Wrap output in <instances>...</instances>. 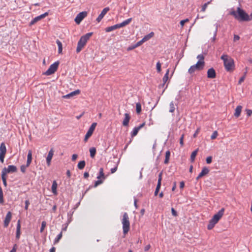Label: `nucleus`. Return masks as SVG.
<instances>
[{"label": "nucleus", "mask_w": 252, "mask_h": 252, "mask_svg": "<svg viewBox=\"0 0 252 252\" xmlns=\"http://www.w3.org/2000/svg\"><path fill=\"white\" fill-rule=\"evenodd\" d=\"M6 175H4V174H3L2 173H1V178H2V182H3V185H4L5 187H6L7 186V183H6Z\"/></svg>", "instance_id": "39"}, {"label": "nucleus", "mask_w": 252, "mask_h": 252, "mask_svg": "<svg viewBox=\"0 0 252 252\" xmlns=\"http://www.w3.org/2000/svg\"><path fill=\"white\" fill-rule=\"evenodd\" d=\"M189 22V19H186L185 20H182L180 21V25L182 27H183L184 26V24L186 23H187Z\"/></svg>", "instance_id": "46"}, {"label": "nucleus", "mask_w": 252, "mask_h": 252, "mask_svg": "<svg viewBox=\"0 0 252 252\" xmlns=\"http://www.w3.org/2000/svg\"><path fill=\"white\" fill-rule=\"evenodd\" d=\"M218 132L217 131H214L211 136V139L214 140V139H216L217 138V137L218 136Z\"/></svg>", "instance_id": "45"}, {"label": "nucleus", "mask_w": 252, "mask_h": 252, "mask_svg": "<svg viewBox=\"0 0 252 252\" xmlns=\"http://www.w3.org/2000/svg\"><path fill=\"white\" fill-rule=\"evenodd\" d=\"M12 218V213L10 212H8L5 217V218L4 220L3 225L4 227H7L11 220Z\"/></svg>", "instance_id": "16"}, {"label": "nucleus", "mask_w": 252, "mask_h": 252, "mask_svg": "<svg viewBox=\"0 0 252 252\" xmlns=\"http://www.w3.org/2000/svg\"><path fill=\"white\" fill-rule=\"evenodd\" d=\"M62 237H63V233H62V231H61L60 232V233L59 234H58V236H57V237L55 239L54 241V244L55 245V244H57L60 241V240L61 239Z\"/></svg>", "instance_id": "31"}, {"label": "nucleus", "mask_w": 252, "mask_h": 252, "mask_svg": "<svg viewBox=\"0 0 252 252\" xmlns=\"http://www.w3.org/2000/svg\"><path fill=\"white\" fill-rule=\"evenodd\" d=\"M125 118L123 121V125L124 126H128L129 122L130 120L131 117L128 113H125L124 115Z\"/></svg>", "instance_id": "18"}, {"label": "nucleus", "mask_w": 252, "mask_h": 252, "mask_svg": "<svg viewBox=\"0 0 252 252\" xmlns=\"http://www.w3.org/2000/svg\"><path fill=\"white\" fill-rule=\"evenodd\" d=\"M56 43L58 46V52L59 54L62 52L63 47L62 42L58 39L56 40Z\"/></svg>", "instance_id": "32"}, {"label": "nucleus", "mask_w": 252, "mask_h": 252, "mask_svg": "<svg viewBox=\"0 0 252 252\" xmlns=\"http://www.w3.org/2000/svg\"><path fill=\"white\" fill-rule=\"evenodd\" d=\"M216 76V73L213 68H209L207 71V77L209 78H215Z\"/></svg>", "instance_id": "20"}, {"label": "nucleus", "mask_w": 252, "mask_h": 252, "mask_svg": "<svg viewBox=\"0 0 252 252\" xmlns=\"http://www.w3.org/2000/svg\"><path fill=\"white\" fill-rule=\"evenodd\" d=\"M30 205V201L29 200H27L25 201V210H27L28 209L29 205Z\"/></svg>", "instance_id": "53"}, {"label": "nucleus", "mask_w": 252, "mask_h": 252, "mask_svg": "<svg viewBox=\"0 0 252 252\" xmlns=\"http://www.w3.org/2000/svg\"><path fill=\"white\" fill-rule=\"evenodd\" d=\"M246 113L248 115V116H250L252 114V110L250 109H246Z\"/></svg>", "instance_id": "56"}, {"label": "nucleus", "mask_w": 252, "mask_h": 252, "mask_svg": "<svg viewBox=\"0 0 252 252\" xmlns=\"http://www.w3.org/2000/svg\"><path fill=\"white\" fill-rule=\"evenodd\" d=\"M96 123H93L91 126L90 127L89 130H88L87 133L85 135V138H84V141L87 142L88 141V139L89 138H90L92 135L93 134L95 128L96 126Z\"/></svg>", "instance_id": "9"}, {"label": "nucleus", "mask_w": 252, "mask_h": 252, "mask_svg": "<svg viewBox=\"0 0 252 252\" xmlns=\"http://www.w3.org/2000/svg\"><path fill=\"white\" fill-rule=\"evenodd\" d=\"M209 169L206 167H204L202 168L201 172L199 174L198 176L196 177V180H198L200 178L207 175L209 173Z\"/></svg>", "instance_id": "17"}, {"label": "nucleus", "mask_w": 252, "mask_h": 252, "mask_svg": "<svg viewBox=\"0 0 252 252\" xmlns=\"http://www.w3.org/2000/svg\"><path fill=\"white\" fill-rule=\"evenodd\" d=\"M239 39H240V37L239 35H234V38H233L234 41H236L239 40Z\"/></svg>", "instance_id": "58"}, {"label": "nucleus", "mask_w": 252, "mask_h": 252, "mask_svg": "<svg viewBox=\"0 0 252 252\" xmlns=\"http://www.w3.org/2000/svg\"><path fill=\"white\" fill-rule=\"evenodd\" d=\"M17 170V167L15 165H9L7 168H4L1 171V173L6 175L10 173H14Z\"/></svg>", "instance_id": "11"}, {"label": "nucleus", "mask_w": 252, "mask_h": 252, "mask_svg": "<svg viewBox=\"0 0 252 252\" xmlns=\"http://www.w3.org/2000/svg\"><path fill=\"white\" fill-rule=\"evenodd\" d=\"M229 14L234 16L236 19L239 21H249L251 20L249 15L239 7H237L236 11L231 9Z\"/></svg>", "instance_id": "1"}, {"label": "nucleus", "mask_w": 252, "mask_h": 252, "mask_svg": "<svg viewBox=\"0 0 252 252\" xmlns=\"http://www.w3.org/2000/svg\"><path fill=\"white\" fill-rule=\"evenodd\" d=\"M90 156L92 158H94L96 154V149L94 147L91 148L89 150Z\"/></svg>", "instance_id": "33"}, {"label": "nucleus", "mask_w": 252, "mask_h": 252, "mask_svg": "<svg viewBox=\"0 0 252 252\" xmlns=\"http://www.w3.org/2000/svg\"><path fill=\"white\" fill-rule=\"evenodd\" d=\"M212 157L211 156L208 157L206 158V162L207 164H210L212 162Z\"/></svg>", "instance_id": "50"}, {"label": "nucleus", "mask_w": 252, "mask_h": 252, "mask_svg": "<svg viewBox=\"0 0 252 252\" xmlns=\"http://www.w3.org/2000/svg\"><path fill=\"white\" fill-rule=\"evenodd\" d=\"M86 165V162L84 160L80 161L77 165V167L79 169H83Z\"/></svg>", "instance_id": "34"}, {"label": "nucleus", "mask_w": 252, "mask_h": 252, "mask_svg": "<svg viewBox=\"0 0 252 252\" xmlns=\"http://www.w3.org/2000/svg\"><path fill=\"white\" fill-rule=\"evenodd\" d=\"M184 134H183L180 139V144L181 147H183L184 146Z\"/></svg>", "instance_id": "47"}, {"label": "nucleus", "mask_w": 252, "mask_h": 252, "mask_svg": "<svg viewBox=\"0 0 252 252\" xmlns=\"http://www.w3.org/2000/svg\"><path fill=\"white\" fill-rule=\"evenodd\" d=\"M224 212V208H221L217 214L214 215L212 219L209 221L207 225V228L211 230L221 218Z\"/></svg>", "instance_id": "3"}, {"label": "nucleus", "mask_w": 252, "mask_h": 252, "mask_svg": "<svg viewBox=\"0 0 252 252\" xmlns=\"http://www.w3.org/2000/svg\"><path fill=\"white\" fill-rule=\"evenodd\" d=\"M136 111L137 114H140L141 112V104L140 102L136 103Z\"/></svg>", "instance_id": "36"}, {"label": "nucleus", "mask_w": 252, "mask_h": 252, "mask_svg": "<svg viewBox=\"0 0 252 252\" xmlns=\"http://www.w3.org/2000/svg\"><path fill=\"white\" fill-rule=\"evenodd\" d=\"M175 110V106L173 101H171L169 104V112L173 113Z\"/></svg>", "instance_id": "35"}, {"label": "nucleus", "mask_w": 252, "mask_h": 252, "mask_svg": "<svg viewBox=\"0 0 252 252\" xmlns=\"http://www.w3.org/2000/svg\"><path fill=\"white\" fill-rule=\"evenodd\" d=\"M145 125V123H143L141 124L139 126H137V127L140 130L141 128H142Z\"/></svg>", "instance_id": "61"}, {"label": "nucleus", "mask_w": 252, "mask_h": 252, "mask_svg": "<svg viewBox=\"0 0 252 252\" xmlns=\"http://www.w3.org/2000/svg\"><path fill=\"white\" fill-rule=\"evenodd\" d=\"M150 248H151V246H150V245L149 244L145 246L144 250L145 251H147L150 249Z\"/></svg>", "instance_id": "59"}, {"label": "nucleus", "mask_w": 252, "mask_h": 252, "mask_svg": "<svg viewBox=\"0 0 252 252\" xmlns=\"http://www.w3.org/2000/svg\"><path fill=\"white\" fill-rule=\"evenodd\" d=\"M48 15V12H45V13H44L43 14H41V15H40L39 16H38L35 17L33 20H32L31 21V22L30 23V25L32 26V25H34L37 22H38V21L41 20L42 19H43L46 16H47Z\"/></svg>", "instance_id": "14"}, {"label": "nucleus", "mask_w": 252, "mask_h": 252, "mask_svg": "<svg viewBox=\"0 0 252 252\" xmlns=\"http://www.w3.org/2000/svg\"><path fill=\"white\" fill-rule=\"evenodd\" d=\"M144 42L143 41L142 39H141V40L139 41L138 42H137L134 45H135V47H136V48L140 46V45H141Z\"/></svg>", "instance_id": "48"}, {"label": "nucleus", "mask_w": 252, "mask_h": 252, "mask_svg": "<svg viewBox=\"0 0 252 252\" xmlns=\"http://www.w3.org/2000/svg\"><path fill=\"white\" fill-rule=\"evenodd\" d=\"M197 58L199 60L198 62H204V57L202 54L198 55L197 57Z\"/></svg>", "instance_id": "44"}, {"label": "nucleus", "mask_w": 252, "mask_h": 252, "mask_svg": "<svg viewBox=\"0 0 252 252\" xmlns=\"http://www.w3.org/2000/svg\"><path fill=\"white\" fill-rule=\"evenodd\" d=\"M54 152L53 149H51L48 153V156L46 158V162L48 166H50L51 164V161L54 155Z\"/></svg>", "instance_id": "19"}, {"label": "nucleus", "mask_w": 252, "mask_h": 252, "mask_svg": "<svg viewBox=\"0 0 252 252\" xmlns=\"http://www.w3.org/2000/svg\"><path fill=\"white\" fill-rule=\"evenodd\" d=\"M131 21H132V18H130L126 19V20L123 21L121 23L113 25L114 30H115L117 29H119V28L124 27L128 25L131 22Z\"/></svg>", "instance_id": "13"}, {"label": "nucleus", "mask_w": 252, "mask_h": 252, "mask_svg": "<svg viewBox=\"0 0 252 252\" xmlns=\"http://www.w3.org/2000/svg\"><path fill=\"white\" fill-rule=\"evenodd\" d=\"M114 30H114L113 26L107 27L105 29V31L107 32H109Z\"/></svg>", "instance_id": "42"}, {"label": "nucleus", "mask_w": 252, "mask_h": 252, "mask_svg": "<svg viewBox=\"0 0 252 252\" xmlns=\"http://www.w3.org/2000/svg\"><path fill=\"white\" fill-rule=\"evenodd\" d=\"M123 226V231L125 235L127 234L130 230V221L128 215L126 212L124 213L121 220Z\"/></svg>", "instance_id": "5"}, {"label": "nucleus", "mask_w": 252, "mask_h": 252, "mask_svg": "<svg viewBox=\"0 0 252 252\" xmlns=\"http://www.w3.org/2000/svg\"><path fill=\"white\" fill-rule=\"evenodd\" d=\"M242 107L240 105L238 106L235 110V113L234 114V115L235 117L238 118L240 115L242 111Z\"/></svg>", "instance_id": "21"}, {"label": "nucleus", "mask_w": 252, "mask_h": 252, "mask_svg": "<svg viewBox=\"0 0 252 252\" xmlns=\"http://www.w3.org/2000/svg\"><path fill=\"white\" fill-rule=\"evenodd\" d=\"M46 226V222L45 221H43L41 223V226L40 229V232L42 233Z\"/></svg>", "instance_id": "40"}, {"label": "nucleus", "mask_w": 252, "mask_h": 252, "mask_svg": "<svg viewBox=\"0 0 252 252\" xmlns=\"http://www.w3.org/2000/svg\"><path fill=\"white\" fill-rule=\"evenodd\" d=\"M80 93V90H76L75 91H73L72 92H71L70 93H69V94H67V95H65L64 96H63V97L64 98H69L72 96H74L75 95H77V94H79Z\"/></svg>", "instance_id": "23"}, {"label": "nucleus", "mask_w": 252, "mask_h": 252, "mask_svg": "<svg viewBox=\"0 0 252 252\" xmlns=\"http://www.w3.org/2000/svg\"><path fill=\"white\" fill-rule=\"evenodd\" d=\"M169 73V69H168L166 71V73L165 74L164 76H163V77L162 78V81L163 83V85H164L166 83V82L168 81V78H169V77H168Z\"/></svg>", "instance_id": "27"}, {"label": "nucleus", "mask_w": 252, "mask_h": 252, "mask_svg": "<svg viewBox=\"0 0 252 252\" xmlns=\"http://www.w3.org/2000/svg\"><path fill=\"white\" fill-rule=\"evenodd\" d=\"M139 130V129L137 127H135L131 133V137L135 136L137 134Z\"/></svg>", "instance_id": "37"}, {"label": "nucleus", "mask_w": 252, "mask_h": 252, "mask_svg": "<svg viewBox=\"0 0 252 252\" xmlns=\"http://www.w3.org/2000/svg\"><path fill=\"white\" fill-rule=\"evenodd\" d=\"M246 71H247V67H246ZM246 73H247V71H246V72L245 73L244 75L240 78L239 82H238L239 84H241L242 82H244V81L245 79V76H246Z\"/></svg>", "instance_id": "43"}, {"label": "nucleus", "mask_w": 252, "mask_h": 252, "mask_svg": "<svg viewBox=\"0 0 252 252\" xmlns=\"http://www.w3.org/2000/svg\"><path fill=\"white\" fill-rule=\"evenodd\" d=\"M200 128L198 127L197 128L195 133L193 134L194 137H196L197 136V135L198 134L199 132H200Z\"/></svg>", "instance_id": "54"}, {"label": "nucleus", "mask_w": 252, "mask_h": 252, "mask_svg": "<svg viewBox=\"0 0 252 252\" xmlns=\"http://www.w3.org/2000/svg\"><path fill=\"white\" fill-rule=\"evenodd\" d=\"M205 65L204 62H197V63L193 65H191L188 70V72L191 74L196 71L201 70L203 69Z\"/></svg>", "instance_id": "6"}, {"label": "nucleus", "mask_w": 252, "mask_h": 252, "mask_svg": "<svg viewBox=\"0 0 252 252\" xmlns=\"http://www.w3.org/2000/svg\"><path fill=\"white\" fill-rule=\"evenodd\" d=\"M6 153V148L4 143L2 142L0 145V161L3 163L4 158Z\"/></svg>", "instance_id": "10"}, {"label": "nucleus", "mask_w": 252, "mask_h": 252, "mask_svg": "<svg viewBox=\"0 0 252 252\" xmlns=\"http://www.w3.org/2000/svg\"><path fill=\"white\" fill-rule=\"evenodd\" d=\"M171 213H172V215L175 217H176L178 216V214H177V212L173 208H171Z\"/></svg>", "instance_id": "52"}, {"label": "nucleus", "mask_w": 252, "mask_h": 252, "mask_svg": "<svg viewBox=\"0 0 252 252\" xmlns=\"http://www.w3.org/2000/svg\"><path fill=\"white\" fill-rule=\"evenodd\" d=\"M184 187H185V183H184V182H180V188L181 189H183V188H184Z\"/></svg>", "instance_id": "60"}, {"label": "nucleus", "mask_w": 252, "mask_h": 252, "mask_svg": "<svg viewBox=\"0 0 252 252\" xmlns=\"http://www.w3.org/2000/svg\"><path fill=\"white\" fill-rule=\"evenodd\" d=\"M89 176V174L88 172H85L84 173V177L86 179L88 178Z\"/></svg>", "instance_id": "62"}, {"label": "nucleus", "mask_w": 252, "mask_h": 252, "mask_svg": "<svg viewBox=\"0 0 252 252\" xmlns=\"http://www.w3.org/2000/svg\"><path fill=\"white\" fill-rule=\"evenodd\" d=\"M162 172H160L158 175V184H157V187L156 189L157 190H159V189H160V188L161 187V180H162Z\"/></svg>", "instance_id": "24"}, {"label": "nucleus", "mask_w": 252, "mask_h": 252, "mask_svg": "<svg viewBox=\"0 0 252 252\" xmlns=\"http://www.w3.org/2000/svg\"><path fill=\"white\" fill-rule=\"evenodd\" d=\"M87 15L86 11H83L78 14L75 18V22L76 24H79L80 22L85 18Z\"/></svg>", "instance_id": "12"}, {"label": "nucleus", "mask_w": 252, "mask_h": 252, "mask_svg": "<svg viewBox=\"0 0 252 252\" xmlns=\"http://www.w3.org/2000/svg\"><path fill=\"white\" fill-rule=\"evenodd\" d=\"M220 59L223 61L225 69L227 71H232L234 69V62L233 59L226 54L222 55Z\"/></svg>", "instance_id": "2"}, {"label": "nucleus", "mask_w": 252, "mask_h": 252, "mask_svg": "<svg viewBox=\"0 0 252 252\" xmlns=\"http://www.w3.org/2000/svg\"><path fill=\"white\" fill-rule=\"evenodd\" d=\"M16 245H15L13 248H12V249L10 251V252H16Z\"/></svg>", "instance_id": "64"}, {"label": "nucleus", "mask_w": 252, "mask_h": 252, "mask_svg": "<svg viewBox=\"0 0 252 252\" xmlns=\"http://www.w3.org/2000/svg\"><path fill=\"white\" fill-rule=\"evenodd\" d=\"M57 183L55 181H54L53 182L52 186V192L54 194H57Z\"/></svg>", "instance_id": "30"}, {"label": "nucleus", "mask_w": 252, "mask_h": 252, "mask_svg": "<svg viewBox=\"0 0 252 252\" xmlns=\"http://www.w3.org/2000/svg\"><path fill=\"white\" fill-rule=\"evenodd\" d=\"M117 168H118V165L117 164L114 168H111V173H115L117 171Z\"/></svg>", "instance_id": "55"}, {"label": "nucleus", "mask_w": 252, "mask_h": 252, "mask_svg": "<svg viewBox=\"0 0 252 252\" xmlns=\"http://www.w3.org/2000/svg\"><path fill=\"white\" fill-rule=\"evenodd\" d=\"M209 3V2H208L207 3H205L202 6L201 8V11L204 12L206 10V9L207 7L208 4Z\"/></svg>", "instance_id": "49"}, {"label": "nucleus", "mask_w": 252, "mask_h": 252, "mask_svg": "<svg viewBox=\"0 0 252 252\" xmlns=\"http://www.w3.org/2000/svg\"><path fill=\"white\" fill-rule=\"evenodd\" d=\"M170 152L169 150H168L165 153V159H164V163L165 164H168V163L169 160V158H170Z\"/></svg>", "instance_id": "28"}, {"label": "nucleus", "mask_w": 252, "mask_h": 252, "mask_svg": "<svg viewBox=\"0 0 252 252\" xmlns=\"http://www.w3.org/2000/svg\"><path fill=\"white\" fill-rule=\"evenodd\" d=\"M93 35V32L87 33L82 36L77 43L76 52L79 53L85 47L88 40Z\"/></svg>", "instance_id": "4"}, {"label": "nucleus", "mask_w": 252, "mask_h": 252, "mask_svg": "<svg viewBox=\"0 0 252 252\" xmlns=\"http://www.w3.org/2000/svg\"><path fill=\"white\" fill-rule=\"evenodd\" d=\"M32 161V151L31 150H29L27 156V160L26 165H22L20 167V170L23 173H25L26 171V169L28 167Z\"/></svg>", "instance_id": "7"}, {"label": "nucleus", "mask_w": 252, "mask_h": 252, "mask_svg": "<svg viewBox=\"0 0 252 252\" xmlns=\"http://www.w3.org/2000/svg\"><path fill=\"white\" fill-rule=\"evenodd\" d=\"M59 65V62H56L52 64L48 70L44 73L46 75H50L54 73L57 70Z\"/></svg>", "instance_id": "8"}, {"label": "nucleus", "mask_w": 252, "mask_h": 252, "mask_svg": "<svg viewBox=\"0 0 252 252\" xmlns=\"http://www.w3.org/2000/svg\"><path fill=\"white\" fill-rule=\"evenodd\" d=\"M161 64L158 61L157 63L156 68H157V71L159 73L161 71Z\"/></svg>", "instance_id": "41"}, {"label": "nucleus", "mask_w": 252, "mask_h": 252, "mask_svg": "<svg viewBox=\"0 0 252 252\" xmlns=\"http://www.w3.org/2000/svg\"><path fill=\"white\" fill-rule=\"evenodd\" d=\"M198 151V149H196L195 151L192 152L190 156V160L191 162H193L194 161L195 158L197 155V154Z\"/></svg>", "instance_id": "29"}, {"label": "nucleus", "mask_w": 252, "mask_h": 252, "mask_svg": "<svg viewBox=\"0 0 252 252\" xmlns=\"http://www.w3.org/2000/svg\"><path fill=\"white\" fill-rule=\"evenodd\" d=\"M154 32H151L148 34L145 35L142 39L145 42L146 41L149 40L152 37H153L154 36Z\"/></svg>", "instance_id": "25"}, {"label": "nucleus", "mask_w": 252, "mask_h": 252, "mask_svg": "<svg viewBox=\"0 0 252 252\" xmlns=\"http://www.w3.org/2000/svg\"><path fill=\"white\" fill-rule=\"evenodd\" d=\"M0 203L2 204L3 203V195L2 189L0 186Z\"/></svg>", "instance_id": "38"}, {"label": "nucleus", "mask_w": 252, "mask_h": 252, "mask_svg": "<svg viewBox=\"0 0 252 252\" xmlns=\"http://www.w3.org/2000/svg\"><path fill=\"white\" fill-rule=\"evenodd\" d=\"M20 229H21V224H20V220H18L17 224V228H16V238L19 239L20 236Z\"/></svg>", "instance_id": "22"}, {"label": "nucleus", "mask_w": 252, "mask_h": 252, "mask_svg": "<svg viewBox=\"0 0 252 252\" xmlns=\"http://www.w3.org/2000/svg\"><path fill=\"white\" fill-rule=\"evenodd\" d=\"M103 182V181L102 180H100L99 179H98V180L96 181L95 183H94V187H96L97 186H98L99 185L102 184Z\"/></svg>", "instance_id": "51"}, {"label": "nucleus", "mask_w": 252, "mask_h": 252, "mask_svg": "<svg viewBox=\"0 0 252 252\" xmlns=\"http://www.w3.org/2000/svg\"><path fill=\"white\" fill-rule=\"evenodd\" d=\"M16 245H15L13 248H12V249L10 251V252H16Z\"/></svg>", "instance_id": "63"}, {"label": "nucleus", "mask_w": 252, "mask_h": 252, "mask_svg": "<svg viewBox=\"0 0 252 252\" xmlns=\"http://www.w3.org/2000/svg\"><path fill=\"white\" fill-rule=\"evenodd\" d=\"M105 176L103 173V169L102 168H100L99 171V175L97 176V178L98 179H102L104 180L105 179Z\"/></svg>", "instance_id": "26"}, {"label": "nucleus", "mask_w": 252, "mask_h": 252, "mask_svg": "<svg viewBox=\"0 0 252 252\" xmlns=\"http://www.w3.org/2000/svg\"><path fill=\"white\" fill-rule=\"evenodd\" d=\"M78 157V155L77 154H73L72 156V160L75 161Z\"/></svg>", "instance_id": "57"}, {"label": "nucleus", "mask_w": 252, "mask_h": 252, "mask_svg": "<svg viewBox=\"0 0 252 252\" xmlns=\"http://www.w3.org/2000/svg\"><path fill=\"white\" fill-rule=\"evenodd\" d=\"M110 8L108 7L104 8L101 13L98 15V17L96 18V21L98 23L100 22V21L103 19L104 16L106 14V13L109 11Z\"/></svg>", "instance_id": "15"}]
</instances>
